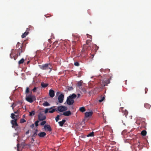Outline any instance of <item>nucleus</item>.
Listing matches in <instances>:
<instances>
[{
	"label": "nucleus",
	"instance_id": "f257e3e1",
	"mask_svg": "<svg viewBox=\"0 0 151 151\" xmlns=\"http://www.w3.org/2000/svg\"><path fill=\"white\" fill-rule=\"evenodd\" d=\"M22 51V46L21 45L18 49H16L15 50H11V53L10 54V57L12 59L14 58V59L16 60V58L14 57V55L17 52V53L16 54V55L18 57V56H20V53H21Z\"/></svg>",
	"mask_w": 151,
	"mask_h": 151
},
{
	"label": "nucleus",
	"instance_id": "f03ea898",
	"mask_svg": "<svg viewBox=\"0 0 151 151\" xmlns=\"http://www.w3.org/2000/svg\"><path fill=\"white\" fill-rule=\"evenodd\" d=\"M76 97V95L74 93L68 96L66 101L67 104L68 105H73L74 102V99Z\"/></svg>",
	"mask_w": 151,
	"mask_h": 151
},
{
	"label": "nucleus",
	"instance_id": "7ed1b4c3",
	"mask_svg": "<svg viewBox=\"0 0 151 151\" xmlns=\"http://www.w3.org/2000/svg\"><path fill=\"white\" fill-rule=\"evenodd\" d=\"M40 68L42 70H48L50 69V71L49 72L50 73L52 70V67L51 64L50 63L48 64H45L42 65H40Z\"/></svg>",
	"mask_w": 151,
	"mask_h": 151
},
{
	"label": "nucleus",
	"instance_id": "20e7f679",
	"mask_svg": "<svg viewBox=\"0 0 151 151\" xmlns=\"http://www.w3.org/2000/svg\"><path fill=\"white\" fill-rule=\"evenodd\" d=\"M38 119L40 121L45 120L46 118V116L44 114V111H40L38 115Z\"/></svg>",
	"mask_w": 151,
	"mask_h": 151
},
{
	"label": "nucleus",
	"instance_id": "39448f33",
	"mask_svg": "<svg viewBox=\"0 0 151 151\" xmlns=\"http://www.w3.org/2000/svg\"><path fill=\"white\" fill-rule=\"evenodd\" d=\"M36 98L35 96L32 95H29L26 96V100L27 101L30 103H32L34 101L36 100Z\"/></svg>",
	"mask_w": 151,
	"mask_h": 151
},
{
	"label": "nucleus",
	"instance_id": "423d86ee",
	"mask_svg": "<svg viewBox=\"0 0 151 151\" xmlns=\"http://www.w3.org/2000/svg\"><path fill=\"white\" fill-rule=\"evenodd\" d=\"M17 119L12 120L11 121V123L12 125V127L17 130L19 128V126L17 122Z\"/></svg>",
	"mask_w": 151,
	"mask_h": 151
},
{
	"label": "nucleus",
	"instance_id": "0eeeda50",
	"mask_svg": "<svg viewBox=\"0 0 151 151\" xmlns=\"http://www.w3.org/2000/svg\"><path fill=\"white\" fill-rule=\"evenodd\" d=\"M68 109L67 107L65 106H60L57 107V111L60 112H63L66 111Z\"/></svg>",
	"mask_w": 151,
	"mask_h": 151
},
{
	"label": "nucleus",
	"instance_id": "6e6552de",
	"mask_svg": "<svg viewBox=\"0 0 151 151\" xmlns=\"http://www.w3.org/2000/svg\"><path fill=\"white\" fill-rule=\"evenodd\" d=\"M119 111L122 112V113H124L125 117L127 118L128 112L126 110L124 109V108L123 107L119 109Z\"/></svg>",
	"mask_w": 151,
	"mask_h": 151
},
{
	"label": "nucleus",
	"instance_id": "1a4fd4ad",
	"mask_svg": "<svg viewBox=\"0 0 151 151\" xmlns=\"http://www.w3.org/2000/svg\"><path fill=\"white\" fill-rule=\"evenodd\" d=\"M64 98V95L62 94H61L58 96V102L60 103H62L63 102Z\"/></svg>",
	"mask_w": 151,
	"mask_h": 151
},
{
	"label": "nucleus",
	"instance_id": "9d476101",
	"mask_svg": "<svg viewBox=\"0 0 151 151\" xmlns=\"http://www.w3.org/2000/svg\"><path fill=\"white\" fill-rule=\"evenodd\" d=\"M112 76V75H111L110 76L109 79L106 80L104 81H103V82H104V84L103 85L104 86H107L108 84H109L110 83V80L111 79Z\"/></svg>",
	"mask_w": 151,
	"mask_h": 151
},
{
	"label": "nucleus",
	"instance_id": "9b49d317",
	"mask_svg": "<svg viewBox=\"0 0 151 151\" xmlns=\"http://www.w3.org/2000/svg\"><path fill=\"white\" fill-rule=\"evenodd\" d=\"M44 128L45 131L47 132H50L52 130L51 127L49 125H45L44 126Z\"/></svg>",
	"mask_w": 151,
	"mask_h": 151
},
{
	"label": "nucleus",
	"instance_id": "f8f14e48",
	"mask_svg": "<svg viewBox=\"0 0 151 151\" xmlns=\"http://www.w3.org/2000/svg\"><path fill=\"white\" fill-rule=\"evenodd\" d=\"M50 96L52 98L53 97L55 96V92L52 89H50L49 91Z\"/></svg>",
	"mask_w": 151,
	"mask_h": 151
},
{
	"label": "nucleus",
	"instance_id": "ddd939ff",
	"mask_svg": "<svg viewBox=\"0 0 151 151\" xmlns=\"http://www.w3.org/2000/svg\"><path fill=\"white\" fill-rule=\"evenodd\" d=\"M145 119L144 118H141L140 122L141 123V124H142V126L143 127H145L146 125V123L145 122Z\"/></svg>",
	"mask_w": 151,
	"mask_h": 151
},
{
	"label": "nucleus",
	"instance_id": "4468645a",
	"mask_svg": "<svg viewBox=\"0 0 151 151\" xmlns=\"http://www.w3.org/2000/svg\"><path fill=\"white\" fill-rule=\"evenodd\" d=\"M29 30V29L28 28L27 29L26 31L22 35V38H24L29 33V32H28Z\"/></svg>",
	"mask_w": 151,
	"mask_h": 151
},
{
	"label": "nucleus",
	"instance_id": "2eb2a0df",
	"mask_svg": "<svg viewBox=\"0 0 151 151\" xmlns=\"http://www.w3.org/2000/svg\"><path fill=\"white\" fill-rule=\"evenodd\" d=\"M93 114L92 111L86 112L85 113V116L86 117H88L91 116Z\"/></svg>",
	"mask_w": 151,
	"mask_h": 151
},
{
	"label": "nucleus",
	"instance_id": "dca6fc26",
	"mask_svg": "<svg viewBox=\"0 0 151 151\" xmlns=\"http://www.w3.org/2000/svg\"><path fill=\"white\" fill-rule=\"evenodd\" d=\"M71 114V113L70 111H67L64 112L63 113L62 115H64L65 116H69ZM62 115V114H61V115Z\"/></svg>",
	"mask_w": 151,
	"mask_h": 151
},
{
	"label": "nucleus",
	"instance_id": "f3484780",
	"mask_svg": "<svg viewBox=\"0 0 151 151\" xmlns=\"http://www.w3.org/2000/svg\"><path fill=\"white\" fill-rule=\"evenodd\" d=\"M46 135V133H39L38 134V136L40 137H43Z\"/></svg>",
	"mask_w": 151,
	"mask_h": 151
},
{
	"label": "nucleus",
	"instance_id": "a211bd4d",
	"mask_svg": "<svg viewBox=\"0 0 151 151\" xmlns=\"http://www.w3.org/2000/svg\"><path fill=\"white\" fill-rule=\"evenodd\" d=\"M17 151H22L23 147H22L21 146H20L19 144H17Z\"/></svg>",
	"mask_w": 151,
	"mask_h": 151
},
{
	"label": "nucleus",
	"instance_id": "6ab92c4d",
	"mask_svg": "<svg viewBox=\"0 0 151 151\" xmlns=\"http://www.w3.org/2000/svg\"><path fill=\"white\" fill-rule=\"evenodd\" d=\"M105 130H106L107 131H109V132H113L112 129L110 127H106L105 128Z\"/></svg>",
	"mask_w": 151,
	"mask_h": 151
},
{
	"label": "nucleus",
	"instance_id": "aec40b11",
	"mask_svg": "<svg viewBox=\"0 0 151 151\" xmlns=\"http://www.w3.org/2000/svg\"><path fill=\"white\" fill-rule=\"evenodd\" d=\"M144 106L147 109H149L150 108L151 106L150 104L147 103H145L144 104Z\"/></svg>",
	"mask_w": 151,
	"mask_h": 151
},
{
	"label": "nucleus",
	"instance_id": "412c9836",
	"mask_svg": "<svg viewBox=\"0 0 151 151\" xmlns=\"http://www.w3.org/2000/svg\"><path fill=\"white\" fill-rule=\"evenodd\" d=\"M66 121L65 119H63L61 121L59 122V124L60 126H63L65 122Z\"/></svg>",
	"mask_w": 151,
	"mask_h": 151
},
{
	"label": "nucleus",
	"instance_id": "4be33fe9",
	"mask_svg": "<svg viewBox=\"0 0 151 151\" xmlns=\"http://www.w3.org/2000/svg\"><path fill=\"white\" fill-rule=\"evenodd\" d=\"M91 41V40H87L86 41V44L88 45V47H90Z\"/></svg>",
	"mask_w": 151,
	"mask_h": 151
},
{
	"label": "nucleus",
	"instance_id": "5701e85b",
	"mask_svg": "<svg viewBox=\"0 0 151 151\" xmlns=\"http://www.w3.org/2000/svg\"><path fill=\"white\" fill-rule=\"evenodd\" d=\"M82 83L83 82L82 81H80L77 83V86L79 88H80V87L82 86Z\"/></svg>",
	"mask_w": 151,
	"mask_h": 151
},
{
	"label": "nucleus",
	"instance_id": "b1692460",
	"mask_svg": "<svg viewBox=\"0 0 151 151\" xmlns=\"http://www.w3.org/2000/svg\"><path fill=\"white\" fill-rule=\"evenodd\" d=\"M53 107H55V106L51 107L49 109H46L45 111H43L44 112V114L47 113V112H49L48 110L51 109Z\"/></svg>",
	"mask_w": 151,
	"mask_h": 151
},
{
	"label": "nucleus",
	"instance_id": "393cba45",
	"mask_svg": "<svg viewBox=\"0 0 151 151\" xmlns=\"http://www.w3.org/2000/svg\"><path fill=\"white\" fill-rule=\"evenodd\" d=\"M54 107H53L52 109L50 110H49V112L50 113H53L55 111H57V110L55 109H53Z\"/></svg>",
	"mask_w": 151,
	"mask_h": 151
},
{
	"label": "nucleus",
	"instance_id": "a878e982",
	"mask_svg": "<svg viewBox=\"0 0 151 151\" xmlns=\"http://www.w3.org/2000/svg\"><path fill=\"white\" fill-rule=\"evenodd\" d=\"M43 106H50V104L47 101H45L42 104Z\"/></svg>",
	"mask_w": 151,
	"mask_h": 151
},
{
	"label": "nucleus",
	"instance_id": "bb28decb",
	"mask_svg": "<svg viewBox=\"0 0 151 151\" xmlns=\"http://www.w3.org/2000/svg\"><path fill=\"white\" fill-rule=\"evenodd\" d=\"M79 110L81 112H84L86 111V109L84 107H82L80 108Z\"/></svg>",
	"mask_w": 151,
	"mask_h": 151
},
{
	"label": "nucleus",
	"instance_id": "cd10ccee",
	"mask_svg": "<svg viewBox=\"0 0 151 151\" xmlns=\"http://www.w3.org/2000/svg\"><path fill=\"white\" fill-rule=\"evenodd\" d=\"M24 61V59L23 58H22L21 60H20L18 62V64L19 65H20L21 64H22L23 63Z\"/></svg>",
	"mask_w": 151,
	"mask_h": 151
},
{
	"label": "nucleus",
	"instance_id": "c85d7f7f",
	"mask_svg": "<svg viewBox=\"0 0 151 151\" xmlns=\"http://www.w3.org/2000/svg\"><path fill=\"white\" fill-rule=\"evenodd\" d=\"M89 47H88V45L86 44V45H84L83 46V51H85L86 49H88Z\"/></svg>",
	"mask_w": 151,
	"mask_h": 151
},
{
	"label": "nucleus",
	"instance_id": "c756f323",
	"mask_svg": "<svg viewBox=\"0 0 151 151\" xmlns=\"http://www.w3.org/2000/svg\"><path fill=\"white\" fill-rule=\"evenodd\" d=\"M41 85L42 87L45 88L48 86V84H47L45 83H42L41 84Z\"/></svg>",
	"mask_w": 151,
	"mask_h": 151
},
{
	"label": "nucleus",
	"instance_id": "7c9ffc66",
	"mask_svg": "<svg viewBox=\"0 0 151 151\" xmlns=\"http://www.w3.org/2000/svg\"><path fill=\"white\" fill-rule=\"evenodd\" d=\"M94 136V133H90L89 134L87 135V137H93Z\"/></svg>",
	"mask_w": 151,
	"mask_h": 151
},
{
	"label": "nucleus",
	"instance_id": "2f4dec72",
	"mask_svg": "<svg viewBox=\"0 0 151 151\" xmlns=\"http://www.w3.org/2000/svg\"><path fill=\"white\" fill-rule=\"evenodd\" d=\"M29 116H33L35 114V112L34 111H32L29 112Z\"/></svg>",
	"mask_w": 151,
	"mask_h": 151
},
{
	"label": "nucleus",
	"instance_id": "473e14b6",
	"mask_svg": "<svg viewBox=\"0 0 151 151\" xmlns=\"http://www.w3.org/2000/svg\"><path fill=\"white\" fill-rule=\"evenodd\" d=\"M15 114L13 113H12L11 114V117L13 119V120L17 119H15Z\"/></svg>",
	"mask_w": 151,
	"mask_h": 151
},
{
	"label": "nucleus",
	"instance_id": "72a5a7b5",
	"mask_svg": "<svg viewBox=\"0 0 151 151\" xmlns=\"http://www.w3.org/2000/svg\"><path fill=\"white\" fill-rule=\"evenodd\" d=\"M80 89H81V90L84 93H86V90L85 88H84L81 87V88H80Z\"/></svg>",
	"mask_w": 151,
	"mask_h": 151
},
{
	"label": "nucleus",
	"instance_id": "f704fd0d",
	"mask_svg": "<svg viewBox=\"0 0 151 151\" xmlns=\"http://www.w3.org/2000/svg\"><path fill=\"white\" fill-rule=\"evenodd\" d=\"M25 122L26 120L23 119H21L20 120V123H23Z\"/></svg>",
	"mask_w": 151,
	"mask_h": 151
},
{
	"label": "nucleus",
	"instance_id": "c9c22d12",
	"mask_svg": "<svg viewBox=\"0 0 151 151\" xmlns=\"http://www.w3.org/2000/svg\"><path fill=\"white\" fill-rule=\"evenodd\" d=\"M29 92V88L28 87H27L25 91L26 93H28Z\"/></svg>",
	"mask_w": 151,
	"mask_h": 151
},
{
	"label": "nucleus",
	"instance_id": "e433bc0d",
	"mask_svg": "<svg viewBox=\"0 0 151 151\" xmlns=\"http://www.w3.org/2000/svg\"><path fill=\"white\" fill-rule=\"evenodd\" d=\"M74 64L76 66H78L79 65V64L78 62H75Z\"/></svg>",
	"mask_w": 151,
	"mask_h": 151
},
{
	"label": "nucleus",
	"instance_id": "4c0bfd02",
	"mask_svg": "<svg viewBox=\"0 0 151 151\" xmlns=\"http://www.w3.org/2000/svg\"><path fill=\"white\" fill-rule=\"evenodd\" d=\"M46 123V122L45 121H43L41 123L40 125L42 126L44 125Z\"/></svg>",
	"mask_w": 151,
	"mask_h": 151
},
{
	"label": "nucleus",
	"instance_id": "58836bf2",
	"mask_svg": "<svg viewBox=\"0 0 151 151\" xmlns=\"http://www.w3.org/2000/svg\"><path fill=\"white\" fill-rule=\"evenodd\" d=\"M59 117H60V115H58L56 117L55 119L57 122L58 121V120L59 119Z\"/></svg>",
	"mask_w": 151,
	"mask_h": 151
},
{
	"label": "nucleus",
	"instance_id": "ea45409f",
	"mask_svg": "<svg viewBox=\"0 0 151 151\" xmlns=\"http://www.w3.org/2000/svg\"><path fill=\"white\" fill-rule=\"evenodd\" d=\"M105 99V98L104 97H103L101 99L99 100V101L100 102H101L103 101L104 99Z\"/></svg>",
	"mask_w": 151,
	"mask_h": 151
},
{
	"label": "nucleus",
	"instance_id": "a19ab883",
	"mask_svg": "<svg viewBox=\"0 0 151 151\" xmlns=\"http://www.w3.org/2000/svg\"><path fill=\"white\" fill-rule=\"evenodd\" d=\"M39 121H37L35 122V124L36 127H37L38 125Z\"/></svg>",
	"mask_w": 151,
	"mask_h": 151
},
{
	"label": "nucleus",
	"instance_id": "79ce46f5",
	"mask_svg": "<svg viewBox=\"0 0 151 151\" xmlns=\"http://www.w3.org/2000/svg\"><path fill=\"white\" fill-rule=\"evenodd\" d=\"M73 89V88L72 87H69L68 88V90L69 91H71Z\"/></svg>",
	"mask_w": 151,
	"mask_h": 151
},
{
	"label": "nucleus",
	"instance_id": "37998d69",
	"mask_svg": "<svg viewBox=\"0 0 151 151\" xmlns=\"http://www.w3.org/2000/svg\"><path fill=\"white\" fill-rule=\"evenodd\" d=\"M37 88L35 87L34 88L32 89V91L33 92H35L36 91Z\"/></svg>",
	"mask_w": 151,
	"mask_h": 151
},
{
	"label": "nucleus",
	"instance_id": "c03bdc74",
	"mask_svg": "<svg viewBox=\"0 0 151 151\" xmlns=\"http://www.w3.org/2000/svg\"><path fill=\"white\" fill-rule=\"evenodd\" d=\"M87 36L88 37L90 38L91 39H92V36L91 35H88V34H87Z\"/></svg>",
	"mask_w": 151,
	"mask_h": 151
},
{
	"label": "nucleus",
	"instance_id": "a18cd8bd",
	"mask_svg": "<svg viewBox=\"0 0 151 151\" xmlns=\"http://www.w3.org/2000/svg\"><path fill=\"white\" fill-rule=\"evenodd\" d=\"M147 133H141V134L143 136H145L146 135Z\"/></svg>",
	"mask_w": 151,
	"mask_h": 151
},
{
	"label": "nucleus",
	"instance_id": "49530a36",
	"mask_svg": "<svg viewBox=\"0 0 151 151\" xmlns=\"http://www.w3.org/2000/svg\"><path fill=\"white\" fill-rule=\"evenodd\" d=\"M145 93H147V91H148V88H145Z\"/></svg>",
	"mask_w": 151,
	"mask_h": 151
},
{
	"label": "nucleus",
	"instance_id": "de8ad7c7",
	"mask_svg": "<svg viewBox=\"0 0 151 151\" xmlns=\"http://www.w3.org/2000/svg\"><path fill=\"white\" fill-rule=\"evenodd\" d=\"M30 139L31 140V142L32 143L34 141V140L33 137H31L30 138Z\"/></svg>",
	"mask_w": 151,
	"mask_h": 151
},
{
	"label": "nucleus",
	"instance_id": "09e8293b",
	"mask_svg": "<svg viewBox=\"0 0 151 151\" xmlns=\"http://www.w3.org/2000/svg\"><path fill=\"white\" fill-rule=\"evenodd\" d=\"M20 44L19 42H18L16 45V47H18V46Z\"/></svg>",
	"mask_w": 151,
	"mask_h": 151
},
{
	"label": "nucleus",
	"instance_id": "8fccbe9b",
	"mask_svg": "<svg viewBox=\"0 0 151 151\" xmlns=\"http://www.w3.org/2000/svg\"><path fill=\"white\" fill-rule=\"evenodd\" d=\"M37 134V133H34L33 135V136L34 137L36 136Z\"/></svg>",
	"mask_w": 151,
	"mask_h": 151
},
{
	"label": "nucleus",
	"instance_id": "3c124183",
	"mask_svg": "<svg viewBox=\"0 0 151 151\" xmlns=\"http://www.w3.org/2000/svg\"><path fill=\"white\" fill-rule=\"evenodd\" d=\"M14 113L15 114H18L19 113V111L18 110H17V111H14Z\"/></svg>",
	"mask_w": 151,
	"mask_h": 151
},
{
	"label": "nucleus",
	"instance_id": "603ef678",
	"mask_svg": "<svg viewBox=\"0 0 151 151\" xmlns=\"http://www.w3.org/2000/svg\"><path fill=\"white\" fill-rule=\"evenodd\" d=\"M141 131V132H147L146 130H143L142 131Z\"/></svg>",
	"mask_w": 151,
	"mask_h": 151
},
{
	"label": "nucleus",
	"instance_id": "864d4df0",
	"mask_svg": "<svg viewBox=\"0 0 151 151\" xmlns=\"http://www.w3.org/2000/svg\"><path fill=\"white\" fill-rule=\"evenodd\" d=\"M11 107H12V109H13L14 107V106H13V104H12L11 106Z\"/></svg>",
	"mask_w": 151,
	"mask_h": 151
},
{
	"label": "nucleus",
	"instance_id": "5fc2aeb1",
	"mask_svg": "<svg viewBox=\"0 0 151 151\" xmlns=\"http://www.w3.org/2000/svg\"><path fill=\"white\" fill-rule=\"evenodd\" d=\"M34 127V124H32V125L31 126V127L32 128H33Z\"/></svg>",
	"mask_w": 151,
	"mask_h": 151
},
{
	"label": "nucleus",
	"instance_id": "6e6d98bb",
	"mask_svg": "<svg viewBox=\"0 0 151 151\" xmlns=\"http://www.w3.org/2000/svg\"><path fill=\"white\" fill-rule=\"evenodd\" d=\"M15 116L16 118H18L19 116V115L18 114L15 115Z\"/></svg>",
	"mask_w": 151,
	"mask_h": 151
},
{
	"label": "nucleus",
	"instance_id": "4d7b16f0",
	"mask_svg": "<svg viewBox=\"0 0 151 151\" xmlns=\"http://www.w3.org/2000/svg\"><path fill=\"white\" fill-rule=\"evenodd\" d=\"M124 131H127V132L128 131V132H130L129 130H124Z\"/></svg>",
	"mask_w": 151,
	"mask_h": 151
},
{
	"label": "nucleus",
	"instance_id": "13d9d810",
	"mask_svg": "<svg viewBox=\"0 0 151 151\" xmlns=\"http://www.w3.org/2000/svg\"><path fill=\"white\" fill-rule=\"evenodd\" d=\"M78 97H80V94H78Z\"/></svg>",
	"mask_w": 151,
	"mask_h": 151
},
{
	"label": "nucleus",
	"instance_id": "bf43d9fd",
	"mask_svg": "<svg viewBox=\"0 0 151 151\" xmlns=\"http://www.w3.org/2000/svg\"><path fill=\"white\" fill-rule=\"evenodd\" d=\"M134 131V129H131V130L130 131L131 132H132V131Z\"/></svg>",
	"mask_w": 151,
	"mask_h": 151
},
{
	"label": "nucleus",
	"instance_id": "052dcab7",
	"mask_svg": "<svg viewBox=\"0 0 151 151\" xmlns=\"http://www.w3.org/2000/svg\"><path fill=\"white\" fill-rule=\"evenodd\" d=\"M45 17H49V16H47V15H45Z\"/></svg>",
	"mask_w": 151,
	"mask_h": 151
},
{
	"label": "nucleus",
	"instance_id": "680f3d73",
	"mask_svg": "<svg viewBox=\"0 0 151 151\" xmlns=\"http://www.w3.org/2000/svg\"><path fill=\"white\" fill-rule=\"evenodd\" d=\"M123 133H124L122 132V135H123V134H124Z\"/></svg>",
	"mask_w": 151,
	"mask_h": 151
},
{
	"label": "nucleus",
	"instance_id": "e2e57ef3",
	"mask_svg": "<svg viewBox=\"0 0 151 151\" xmlns=\"http://www.w3.org/2000/svg\"><path fill=\"white\" fill-rule=\"evenodd\" d=\"M26 133V134H28L29 133L28 132H27V133Z\"/></svg>",
	"mask_w": 151,
	"mask_h": 151
},
{
	"label": "nucleus",
	"instance_id": "0e129e2a",
	"mask_svg": "<svg viewBox=\"0 0 151 151\" xmlns=\"http://www.w3.org/2000/svg\"><path fill=\"white\" fill-rule=\"evenodd\" d=\"M27 132H29V130H28V131Z\"/></svg>",
	"mask_w": 151,
	"mask_h": 151
},
{
	"label": "nucleus",
	"instance_id": "69168bd1",
	"mask_svg": "<svg viewBox=\"0 0 151 151\" xmlns=\"http://www.w3.org/2000/svg\"><path fill=\"white\" fill-rule=\"evenodd\" d=\"M58 103H57V105H58Z\"/></svg>",
	"mask_w": 151,
	"mask_h": 151
},
{
	"label": "nucleus",
	"instance_id": "338daca9",
	"mask_svg": "<svg viewBox=\"0 0 151 151\" xmlns=\"http://www.w3.org/2000/svg\"><path fill=\"white\" fill-rule=\"evenodd\" d=\"M139 129V127H138V129Z\"/></svg>",
	"mask_w": 151,
	"mask_h": 151
},
{
	"label": "nucleus",
	"instance_id": "774afa93",
	"mask_svg": "<svg viewBox=\"0 0 151 151\" xmlns=\"http://www.w3.org/2000/svg\"><path fill=\"white\" fill-rule=\"evenodd\" d=\"M29 63V62H27V63L28 64V63Z\"/></svg>",
	"mask_w": 151,
	"mask_h": 151
}]
</instances>
